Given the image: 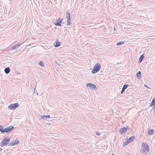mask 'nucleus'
Masks as SVG:
<instances>
[{
    "label": "nucleus",
    "instance_id": "obj_1",
    "mask_svg": "<svg viewBox=\"0 0 155 155\" xmlns=\"http://www.w3.org/2000/svg\"><path fill=\"white\" fill-rule=\"evenodd\" d=\"M101 68V66L99 63H96L93 67L92 70V73L95 74Z\"/></svg>",
    "mask_w": 155,
    "mask_h": 155
},
{
    "label": "nucleus",
    "instance_id": "obj_2",
    "mask_svg": "<svg viewBox=\"0 0 155 155\" xmlns=\"http://www.w3.org/2000/svg\"><path fill=\"white\" fill-rule=\"evenodd\" d=\"M10 139L9 138L5 137L0 143L1 147H2L7 145L10 141Z\"/></svg>",
    "mask_w": 155,
    "mask_h": 155
},
{
    "label": "nucleus",
    "instance_id": "obj_3",
    "mask_svg": "<svg viewBox=\"0 0 155 155\" xmlns=\"http://www.w3.org/2000/svg\"><path fill=\"white\" fill-rule=\"evenodd\" d=\"M14 128V127L13 126H8V127L3 129L2 133H8L11 131Z\"/></svg>",
    "mask_w": 155,
    "mask_h": 155
},
{
    "label": "nucleus",
    "instance_id": "obj_4",
    "mask_svg": "<svg viewBox=\"0 0 155 155\" xmlns=\"http://www.w3.org/2000/svg\"><path fill=\"white\" fill-rule=\"evenodd\" d=\"M18 106L19 104L18 103L11 104L8 107V108L9 109L12 110L15 109Z\"/></svg>",
    "mask_w": 155,
    "mask_h": 155
},
{
    "label": "nucleus",
    "instance_id": "obj_5",
    "mask_svg": "<svg viewBox=\"0 0 155 155\" xmlns=\"http://www.w3.org/2000/svg\"><path fill=\"white\" fill-rule=\"evenodd\" d=\"M63 19L62 18H59L57 20V22H55L54 24L55 25L57 26H60L61 25V23L63 21Z\"/></svg>",
    "mask_w": 155,
    "mask_h": 155
},
{
    "label": "nucleus",
    "instance_id": "obj_6",
    "mask_svg": "<svg viewBox=\"0 0 155 155\" xmlns=\"http://www.w3.org/2000/svg\"><path fill=\"white\" fill-rule=\"evenodd\" d=\"M141 147L142 148H143L147 151H149V147L148 145H147L145 143H143L142 144Z\"/></svg>",
    "mask_w": 155,
    "mask_h": 155
},
{
    "label": "nucleus",
    "instance_id": "obj_7",
    "mask_svg": "<svg viewBox=\"0 0 155 155\" xmlns=\"http://www.w3.org/2000/svg\"><path fill=\"white\" fill-rule=\"evenodd\" d=\"M129 129V127L128 126H126V127H124L120 129L119 131V132L120 134H122L123 133L126 132V131Z\"/></svg>",
    "mask_w": 155,
    "mask_h": 155
},
{
    "label": "nucleus",
    "instance_id": "obj_8",
    "mask_svg": "<svg viewBox=\"0 0 155 155\" xmlns=\"http://www.w3.org/2000/svg\"><path fill=\"white\" fill-rule=\"evenodd\" d=\"M86 87H90L91 88L94 89L97 88V87L95 84L90 83H87L86 84Z\"/></svg>",
    "mask_w": 155,
    "mask_h": 155
},
{
    "label": "nucleus",
    "instance_id": "obj_9",
    "mask_svg": "<svg viewBox=\"0 0 155 155\" xmlns=\"http://www.w3.org/2000/svg\"><path fill=\"white\" fill-rule=\"evenodd\" d=\"M144 55H143V54H142L140 56V57L139 58V60L138 61V62L139 63H140L142 61L143 59L144 58Z\"/></svg>",
    "mask_w": 155,
    "mask_h": 155
},
{
    "label": "nucleus",
    "instance_id": "obj_10",
    "mask_svg": "<svg viewBox=\"0 0 155 155\" xmlns=\"http://www.w3.org/2000/svg\"><path fill=\"white\" fill-rule=\"evenodd\" d=\"M135 137L134 136H131L129 138V140H127V143H130V142L133 141Z\"/></svg>",
    "mask_w": 155,
    "mask_h": 155
},
{
    "label": "nucleus",
    "instance_id": "obj_11",
    "mask_svg": "<svg viewBox=\"0 0 155 155\" xmlns=\"http://www.w3.org/2000/svg\"><path fill=\"white\" fill-rule=\"evenodd\" d=\"M154 132V130L153 129H149L148 130V135H151L153 134Z\"/></svg>",
    "mask_w": 155,
    "mask_h": 155
},
{
    "label": "nucleus",
    "instance_id": "obj_12",
    "mask_svg": "<svg viewBox=\"0 0 155 155\" xmlns=\"http://www.w3.org/2000/svg\"><path fill=\"white\" fill-rule=\"evenodd\" d=\"M10 71V68L8 67L5 68L4 70V72L6 74H8Z\"/></svg>",
    "mask_w": 155,
    "mask_h": 155
},
{
    "label": "nucleus",
    "instance_id": "obj_13",
    "mask_svg": "<svg viewBox=\"0 0 155 155\" xmlns=\"http://www.w3.org/2000/svg\"><path fill=\"white\" fill-rule=\"evenodd\" d=\"M141 72L140 71H139L136 74V77L137 78L139 79L141 78Z\"/></svg>",
    "mask_w": 155,
    "mask_h": 155
},
{
    "label": "nucleus",
    "instance_id": "obj_14",
    "mask_svg": "<svg viewBox=\"0 0 155 155\" xmlns=\"http://www.w3.org/2000/svg\"><path fill=\"white\" fill-rule=\"evenodd\" d=\"M66 18L67 19H71V17L70 12L68 11H67L66 12Z\"/></svg>",
    "mask_w": 155,
    "mask_h": 155
},
{
    "label": "nucleus",
    "instance_id": "obj_15",
    "mask_svg": "<svg viewBox=\"0 0 155 155\" xmlns=\"http://www.w3.org/2000/svg\"><path fill=\"white\" fill-rule=\"evenodd\" d=\"M61 45V43L60 42L56 41L55 42V44L54 45V47H57L60 46Z\"/></svg>",
    "mask_w": 155,
    "mask_h": 155
},
{
    "label": "nucleus",
    "instance_id": "obj_16",
    "mask_svg": "<svg viewBox=\"0 0 155 155\" xmlns=\"http://www.w3.org/2000/svg\"><path fill=\"white\" fill-rule=\"evenodd\" d=\"M155 104V98H154L152 101L151 103L150 106L151 107L152 106H154Z\"/></svg>",
    "mask_w": 155,
    "mask_h": 155
},
{
    "label": "nucleus",
    "instance_id": "obj_17",
    "mask_svg": "<svg viewBox=\"0 0 155 155\" xmlns=\"http://www.w3.org/2000/svg\"><path fill=\"white\" fill-rule=\"evenodd\" d=\"M20 44L15 45L14 46L12 47V50L16 49L19 47L20 46Z\"/></svg>",
    "mask_w": 155,
    "mask_h": 155
},
{
    "label": "nucleus",
    "instance_id": "obj_18",
    "mask_svg": "<svg viewBox=\"0 0 155 155\" xmlns=\"http://www.w3.org/2000/svg\"><path fill=\"white\" fill-rule=\"evenodd\" d=\"M50 117V115H43L41 117L43 119H44L46 118H48Z\"/></svg>",
    "mask_w": 155,
    "mask_h": 155
},
{
    "label": "nucleus",
    "instance_id": "obj_19",
    "mask_svg": "<svg viewBox=\"0 0 155 155\" xmlns=\"http://www.w3.org/2000/svg\"><path fill=\"white\" fill-rule=\"evenodd\" d=\"M13 144H14V145H15L18 144L19 143V141L18 139L15 140L13 142Z\"/></svg>",
    "mask_w": 155,
    "mask_h": 155
},
{
    "label": "nucleus",
    "instance_id": "obj_20",
    "mask_svg": "<svg viewBox=\"0 0 155 155\" xmlns=\"http://www.w3.org/2000/svg\"><path fill=\"white\" fill-rule=\"evenodd\" d=\"M124 41H120L118 42L117 43V46H119V45H121L122 44H124Z\"/></svg>",
    "mask_w": 155,
    "mask_h": 155
},
{
    "label": "nucleus",
    "instance_id": "obj_21",
    "mask_svg": "<svg viewBox=\"0 0 155 155\" xmlns=\"http://www.w3.org/2000/svg\"><path fill=\"white\" fill-rule=\"evenodd\" d=\"M128 86L129 85L128 84H124L123 86V88L125 90L128 87Z\"/></svg>",
    "mask_w": 155,
    "mask_h": 155
},
{
    "label": "nucleus",
    "instance_id": "obj_22",
    "mask_svg": "<svg viewBox=\"0 0 155 155\" xmlns=\"http://www.w3.org/2000/svg\"><path fill=\"white\" fill-rule=\"evenodd\" d=\"M3 129V126L0 124V131L2 133Z\"/></svg>",
    "mask_w": 155,
    "mask_h": 155
},
{
    "label": "nucleus",
    "instance_id": "obj_23",
    "mask_svg": "<svg viewBox=\"0 0 155 155\" xmlns=\"http://www.w3.org/2000/svg\"><path fill=\"white\" fill-rule=\"evenodd\" d=\"M67 25L68 26L69 25H70L71 24V19H68L67 20Z\"/></svg>",
    "mask_w": 155,
    "mask_h": 155
},
{
    "label": "nucleus",
    "instance_id": "obj_24",
    "mask_svg": "<svg viewBox=\"0 0 155 155\" xmlns=\"http://www.w3.org/2000/svg\"><path fill=\"white\" fill-rule=\"evenodd\" d=\"M39 65L41 67H44V64L42 61H41L39 63Z\"/></svg>",
    "mask_w": 155,
    "mask_h": 155
},
{
    "label": "nucleus",
    "instance_id": "obj_25",
    "mask_svg": "<svg viewBox=\"0 0 155 155\" xmlns=\"http://www.w3.org/2000/svg\"><path fill=\"white\" fill-rule=\"evenodd\" d=\"M129 143H127V141L125 143H124V144H123V145L124 146H125Z\"/></svg>",
    "mask_w": 155,
    "mask_h": 155
},
{
    "label": "nucleus",
    "instance_id": "obj_26",
    "mask_svg": "<svg viewBox=\"0 0 155 155\" xmlns=\"http://www.w3.org/2000/svg\"><path fill=\"white\" fill-rule=\"evenodd\" d=\"M125 90L122 87V90H121V94H122L123 93V92H124Z\"/></svg>",
    "mask_w": 155,
    "mask_h": 155
},
{
    "label": "nucleus",
    "instance_id": "obj_27",
    "mask_svg": "<svg viewBox=\"0 0 155 155\" xmlns=\"http://www.w3.org/2000/svg\"><path fill=\"white\" fill-rule=\"evenodd\" d=\"M143 152H145V150H144V149H142V150H141V153H143Z\"/></svg>",
    "mask_w": 155,
    "mask_h": 155
},
{
    "label": "nucleus",
    "instance_id": "obj_28",
    "mask_svg": "<svg viewBox=\"0 0 155 155\" xmlns=\"http://www.w3.org/2000/svg\"><path fill=\"white\" fill-rule=\"evenodd\" d=\"M13 144V142H11V143H9L8 146H13V145H14V144Z\"/></svg>",
    "mask_w": 155,
    "mask_h": 155
},
{
    "label": "nucleus",
    "instance_id": "obj_29",
    "mask_svg": "<svg viewBox=\"0 0 155 155\" xmlns=\"http://www.w3.org/2000/svg\"><path fill=\"white\" fill-rule=\"evenodd\" d=\"M143 153L144 154H147V151H145V152H143Z\"/></svg>",
    "mask_w": 155,
    "mask_h": 155
},
{
    "label": "nucleus",
    "instance_id": "obj_30",
    "mask_svg": "<svg viewBox=\"0 0 155 155\" xmlns=\"http://www.w3.org/2000/svg\"><path fill=\"white\" fill-rule=\"evenodd\" d=\"M144 86L146 87L147 88H149V89H150L148 86H147L145 84H144Z\"/></svg>",
    "mask_w": 155,
    "mask_h": 155
},
{
    "label": "nucleus",
    "instance_id": "obj_31",
    "mask_svg": "<svg viewBox=\"0 0 155 155\" xmlns=\"http://www.w3.org/2000/svg\"><path fill=\"white\" fill-rule=\"evenodd\" d=\"M96 134L98 135H99L100 134L98 133V132H97V133L96 132Z\"/></svg>",
    "mask_w": 155,
    "mask_h": 155
},
{
    "label": "nucleus",
    "instance_id": "obj_32",
    "mask_svg": "<svg viewBox=\"0 0 155 155\" xmlns=\"http://www.w3.org/2000/svg\"><path fill=\"white\" fill-rule=\"evenodd\" d=\"M153 109H154V112H155V105L154 106V107H153Z\"/></svg>",
    "mask_w": 155,
    "mask_h": 155
},
{
    "label": "nucleus",
    "instance_id": "obj_33",
    "mask_svg": "<svg viewBox=\"0 0 155 155\" xmlns=\"http://www.w3.org/2000/svg\"><path fill=\"white\" fill-rule=\"evenodd\" d=\"M2 150V149L0 148V152Z\"/></svg>",
    "mask_w": 155,
    "mask_h": 155
},
{
    "label": "nucleus",
    "instance_id": "obj_34",
    "mask_svg": "<svg viewBox=\"0 0 155 155\" xmlns=\"http://www.w3.org/2000/svg\"><path fill=\"white\" fill-rule=\"evenodd\" d=\"M111 155H114V154H111Z\"/></svg>",
    "mask_w": 155,
    "mask_h": 155
},
{
    "label": "nucleus",
    "instance_id": "obj_35",
    "mask_svg": "<svg viewBox=\"0 0 155 155\" xmlns=\"http://www.w3.org/2000/svg\"><path fill=\"white\" fill-rule=\"evenodd\" d=\"M115 30V28H114V30Z\"/></svg>",
    "mask_w": 155,
    "mask_h": 155
},
{
    "label": "nucleus",
    "instance_id": "obj_36",
    "mask_svg": "<svg viewBox=\"0 0 155 155\" xmlns=\"http://www.w3.org/2000/svg\"><path fill=\"white\" fill-rule=\"evenodd\" d=\"M54 0V1H56V0Z\"/></svg>",
    "mask_w": 155,
    "mask_h": 155
},
{
    "label": "nucleus",
    "instance_id": "obj_37",
    "mask_svg": "<svg viewBox=\"0 0 155 155\" xmlns=\"http://www.w3.org/2000/svg\"><path fill=\"white\" fill-rule=\"evenodd\" d=\"M128 155H129V154H128Z\"/></svg>",
    "mask_w": 155,
    "mask_h": 155
}]
</instances>
